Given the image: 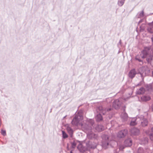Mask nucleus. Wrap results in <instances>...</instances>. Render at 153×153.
Returning a JSON list of instances; mask_svg holds the SVG:
<instances>
[{"label": "nucleus", "instance_id": "obj_1", "mask_svg": "<svg viewBox=\"0 0 153 153\" xmlns=\"http://www.w3.org/2000/svg\"><path fill=\"white\" fill-rule=\"evenodd\" d=\"M150 52V50L149 48H145L139 55L135 57V59L139 62H141L142 59L146 58L148 63H150L152 60L153 55L149 53Z\"/></svg>", "mask_w": 153, "mask_h": 153}, {"label": "nucleus", "instance_id": "obj_2", "mask_svg": "<svg viewBox=\"0 0 153 153\" xmlns=\"http://www.w3.org/2000/svg\"><path fill=\"white\" fill-rule=\"evenodd\" d=\"M89 125L86 124L85 125V128L87 131V137L90 139H97L98 137L97 134L91 132L92 127H94V121L92 119H90L88 121Z\"/></svg>", "mask_w": 153, "mask_h": 153}, {"label": "nucleus", "instance_id": "obj_3", "mask_svg": "<svg viewBox=\"0 0 153 153\" xmlns=\"http://www.w3.org/2000/svg\"><path fill=\"white\" fill-rule=\"evenodd\" d=\"M86 147H84L82 145H79L78 146L77 148L80 151L83 152L90 149H94L96 148L97 145L96 143L90 141L86 142Z\"/></svg>", "mask_w": 153, "mask_h": 153}, {"label": "nucleus", "instance_id": "obj_4", "mask_svg": "<svg viewBox=\"0 0 153 153\" xmlns=\"http://www.w3.org/2000/svg\"><path fill=\"white\" fill-rule=\"evenodd\" d=\"M83 116L81 114L78 113L76 115L71 122V123L73 125L77 126L79 124H80L79 122L83 119Z\"/></svg>", "mask_w": 153, "mask_h": 153}, {"label": "nucleus", "instance_id": "obj_5", "mask_svg": "<svg viewBox=\"0 0 153 153\" xmlns=\"http://www.w3.org/2000/svg\"><path fill=\"white\" fill-rule=\"evenodd\" d=\"M102 146L103 147L106 149L109 144V137L107 135L103 134L102 136Z\"/></svg>", "mask_w": 153, "mask_h": 153}, {"label": "nucleus", "instance_id": "obj_6", "mask_svg": "<svg viewBox=\"0 0 153 153\" xmlns=\"http://www.w3.org/2000/svg\"><path fill=\"white\" fill-rule=\"evenodd\" d=\"M112 109L111 108H104L102 106H99L97 107V111L99 112L100 113L102 114H105L107 111H111Z\"/></svg>", "mask_w": 153, "mask_h": 153}, {"label": "nucleus", "instance_id": "obj_7", "mask_svg": "<svg viewBox=\"0 0 153 153\" xmlns=\"http://www.w3.org/2000/svg\"><path fill=\"white\" fill-rule=\"evenodd\" d=\"M128 133L127 130L125 129L120 131L117 134L118 138H121L125 137Z\"/></svg>", "mask_w": 153, "mask_h": 153}, {"label": "nucleus", "instance_id": "obj_8", "mask_svg": "<svg viewBox=\"0 0 153 153\" xmlns=\"http://www.w3.org/2000/svg\"><path fill=\"white\" fill-rule=\"evenodd\" d=\"M139 119L141 121V125L143 127H145L147 126L148 124V121L147 120L144 118V116L141 115L139 117Z\"/></svg>", "mask_w": 153, "mask_h": 153}, {"label": "nucleus", "instance_id": "obj_9", "mask_svg": "<svg viewBox=\"0 0 153 153\" xmlns=\"http://www.w3.org/2000/svg\"><path fill=\"white\" fill-rule=\"evenodd\" d=\"M121 99H117L115 100L113 103V106L116 109H118L120 106L121 102Z\"/></svg>", "mask_w": 153, "mask_h": 153}, {"label": "nucleus", "instance_id": "obj_10", "mask_svg": "<svg viewBox=\"0 0 153 153\" xmlns=\"http://www.w3.org/2000/svg\"><path fill=\"white\" fill-rule=\"evenodd\" d=\"M148 26L147 28V32L150 33H153V21L148 24Z\"/></svg>", "mask_w": 153, "mask_h": 153}, {"label": "nucleus", "instance_id": "obj_11", "mask_svg": "<svg viewBox=\"0 0 153 153\" xmlns=\"http://www.w3.org/2000/svg\"><path fill=\"white\" fill-rule=\"evenodd\" d=\"M67 130L68 132L70 137H72L74 132V131L72 128L70 126V125L67 124L65 125Z\"/></svg>", "mask_w": 153, "mask_h": 153}, {"label": "nucleus", "instance_id": "obj_12", "mask_svg": "<svg viewBox=\"0 0 153 153\" xmlns=\"http://www.w3.org/2000/svg\"><path fill=\"white\" fill-rule=\"evenodd\" d=\"M130 132L132 135H137L139 134L140 131L139 129L134 128L131 129Z\"/></svg>", "mask_w": 153, "mask_h": 153}, {"label": "nucleus", "instance_id": "obj_13", "mask_svg": "<svg viewBox=\"0 0 153 153\" xmlns=\"http://www.w3.org/2000/svg\"><path fill=\"white\" fill-rule=\"evenodd\" d=\"M137 73L135 69L131 70L129 72L128 76L131 79L133 78L136 74Z\"/></svg>", "mask_w": 153, "mask_h": 153}, {"label": "nucleus", "instance_id": "obj_14", "mask_svg": "<svg viewBox=\"0 0 153 153\" xmlns=\"http://www.w3.org/2000/svg\"><path fill=\"white\" fill-rule=\"evenodd\" d=\"M149 150L148 149H144L141 147L139 148L137 150V153H149Z\"/></svg>", "mask_w": 153, "mask_h": 153}, {"label": "nucleus", "instance_id": "obj_15", "mask_svg": "<svg viewBox=\"0 0 153 153\" xmlns=\"http://www.w3.org/2000/svg\"><path fill=\"white\" fill-rule=\"evenodd\" d=\"M121 117L123 121H125L127 120L128 116L127 114L125 112V110L124 109L123 112L121 115Z\"/></svg>", "mask_w": 153, "mask_h": 153}, {"label": "nucleus", "instance_id": "obj_16", "mask_svg": "<svg viewBox=\"0 0 153 153\" xmlns=\"http://www.w3.org/2000/svg\"><path fill=\"white\" fill-rule=\"evenodd\" d=\"M125 146L126 147L130 146L132 145V140L130 139H128L124 141Z\"/></svg>", "mask_w": 153, "mask_h": 153}, {"label": "nucleus", "instance_id": "obj_17", "mask_svg": "<svg viewBox=\"0 0 153 153\" xmlns=\"http://www.w3.org/2000/svg\"><path fill=\"white\" fill-rule=\"evenodd\" d=\"M150 97L149 96L144 95L141 97L140 101L146 102L149 101L150 99Z\"/></svg>", "mask_w": 153, "mask_h": 153}, {"label": "nucleus", "instance_id": "obj_18", "mask_svg": "<svg viewBox=\"0 0 153 153\" xmlns=\"http://www.w3.org/2000/svg\"><path fill=\"white\" fill-rule=\"evenodd\" d=\"M95 129L98 131H101L104 129V128L101 125H97L95 127Z\"/></svg>", "mask_w": 153, "mask_h": 153}, {"label": "nucleus", "instance_id": "obj_19", "mask_svg": "<svg viewBox=\"0 0 153 153\" xmlns=\"http://www.w3.org/2000/svg\"><path fill=\"white\" fill-rule=\"evenodd\" d=\"M139 120V117L138 118H133L132 119L130 123V125L131 126H134L136 124V121H137Z\"/></svg>", "mask_w": 153, "mask_h": 153}, {"label": "nucleus", "instance_id": "obj_20", "mask_svg": "<svg viewBox=\"0 0 153 153\" xmlns=\"http://www.w3.org/2000/svg\"><path fill=\"white\" fill-rule=\"evenodd\" d=\"M145 90L143 88H141L136 92V94H142L144 93Z\"/></svg>", "mask_w": 153, "mask_h": 153}, {"label": "nucleus", "instance_id": "obj_21", "mask_svg": "<svg viewBox=\"0 0 153 153\" xmlns=\"http://www.w3.org/2000/svg\"><path fill=\"white\" fill-rule=\"evenodd\" d=\"M96 120L97 122H100L102 120V117L100 114H97L96 117Z\"/></svg>", "mask_w": 153, "mask_h": 153}, {"label": "nucleus", "instance_id": "obj_22", "mask_svg": "<svg viewBox=\"0 0 153 153\" xmlns=\"http://www.w3.org/2000/svg\"><path fill=\"white\" fill-rule=\"evenodd\" d=\"M148 139L147 138L145 137L142 139L141 142V144H145L148 142Z\"/></svg>", "mask_w": 153, "mask_h": 153}, {"label": "nucleus", "instance_id": "obj_23", "mask_svg": "<svg viewBox=\"0 0 153 153\" xmlns=\"http://www.w3.org/2000/svg\"><path fill=\"white\" fill-rule=\"evenodd\" d=\"M144 16L143 10H142L141 12H138L137 15V17L139 18L143 17Z\"/></svg>", "mask_w": 153, "mask_h": 153}, {"label": "nucleus", "instance_id": "obj_24", "mask_svg": "<svg viewBox=\"0 0 153 153\" xmlns=\"http://www.w3.org/2000/svg\"><path fill=\"white\" fill-rule=\"evenodd\" d=\"M125 0H118L117 4L120 7L122 6L124 4Z\"/></svg>", "mask_w": 153, "mask_h": 153}, {"label": "nucleus", "instance_id": "obj_25", "mask_svg": "<svg viewBox=\"0 0 153 153\" xmlns=\"http://www.w3.org/2000/svg\"><path fill=\"white\" fill-rule=\"evenodd\" d=\"M146 90L148 91H151L152 90V86L151 85H146Z\"/></svg>", "mask_w": 153, "mask_h": 153}, {"label": "nucleus", "instance_id": "obj_26", "mask_svg": "<svg viewBox=\"0 0 153 153\" xmlns=\"http://www.w3.org/2000/svg\"><path fill=\"white\" fill-rule=\"evenodd\" d=\"M62 137L63 138H66L68 137V135L64 131H62Z\"/></svg>", "mask_w": 153, "mask_h": 153}, {"label": "nucleus", "instance_id": "obj_27", "mask_svg": "<svg viewBox=\"0 0 153 153\" xmlns=\"http://www.w3.org/2000/svg\"><path fill=\"white\" fill-rule=\"evenodd\" d=\"M151 131L152 132L150 135V138L151 140L153 141V128L151 129Z\"/></svg>", "mask_w": 153, "mask_h": 153}, {"label": "nucleus", "instance_id": "obj_28", "mask_svg": "<svg viewBox=\"0 0 153 153\" xmlns=\"http://www.w3.org/2000/svg\"><path fill=\"white\" fill-rule=\"evenodd\" d=\"M145 23H143L141 26H140V30H144L145 29Z\"/></svg>", "mask_w": 153, "mask_h": 153}, {"label": "nucleus", "instance_id": "obj_29", "mask_svg": "<svg viewBox=\"0 0 153 153\" xmlns=\"http://www.w3.org/2000/svg\"><path fill=\"white\" fill-rule=\"evenodd\" d=\"M1 133L3 136H5L6 135V131L5 130L2 129L1 131Z\"/></svg>", "mask_w": 153, "mask_h": 153}, {"label": "nucleus", "instance_id": "obj_30", "mask_svg": "<svg viewBox=\"0 0 153 153\" xmlns=\"http://www.w3.org/2000/svg\"><path fill=\"white\" fill-rule=\"evenodd\" d=\"M124 148L125 146H124L120 145L119 146V150H122Z\"/></svg>", "mask_w": 153, "mask_h": 153}, {"label": "nucleus", "instance_id": "obj_31", "mask_svg": "<svg viewBox=\"0 0 153 153\" xmlns=\"http://www.w3.org/2000/svg\"><path fill=\"white\" fill-rule=\"evenodd\" d=\"M149 70L147 68L146 71L144 72L145 74L146 75L149 73Z\"/></svg>", "mask_w": 153, "mask_h": 153}, {"label": "nucleus", "instance_id": "obj_32", "mask_svg": "<svg viewBox=\"0 0 153 153\" xmlns=\"http://www.w3.org/2000/svg\"><path fill=\"white\" fill-rule=\"evenodd\" d=\"M76 145V144L75 142L73 143L72 144V148H74Z\"/></svg>", "mask_w": 153, "mask_h": 153}, {"label": "nucleus", "instance_id": "obj_33", "mask_svg": "<svg viewBox=\"0 0 153 153\" xmlns=\"http://www.w3.org/2000/svg\"><path fill=\"white\" fill-rule=\"evenodd\" d=\"M143 19H141V20H140L139 21V22H138V24H140V23H141V22H142V21H143Z\"/></svg>", "mask_w": 153, "mask_h": 153}, {"label": "nucleus", "instance_id": "obj_34", "mask_svg": "<svg viewBox=\"0 0 153 153\" xmlns=\"http://www.w3.org/2000/svg\"><path fill=\"white\" fill-rule=\"evenodd\" d=\"M151 39H152V41L153 42V35H152V36L151 38Z\"/></svg>", "mask_w": 153, "mask_h": 153}, {"label": "nucleus", "instance_id": "obj_35", "mask_svg": "<svg viewBox=\"0 0 153 153\" xmlns=\"http://www.w3.org/2000/svg\"><path fill=\"white\" fill-rule=\"evenodd\" d=\"M152 110H153V104H152Z\"/></svg>", "mask_w": 153, "mask_h": 153}, {"label": "nucleus", "instance_id": "obj_36", "mask_svg": "<svg viewBox=\"0 0 153 153\" xmlns=\"http://www.w3.org/2000/svg\"><path fill=\"white\" fill-rule=\"evenodd\" d=\"M119 43L121 44V40H120L119 42Z\"/></svg>", "mask_w": 153, "mask_h": 153}, {"label": "nucleus", "instance_id": "obj_37", "mask_svg": "<svg viewBox=\"0 0 153 153\" xmlns=\"http://www.w3.org/2000/svg\"><path fill=\"white\" fill-rule=\"evenodd\" d=\"M66 117V116H65L64 117H63V119L65 118Z\"/></svg>", "mask_w": 153, "mask_h": 153}, {"label": "nucleus", "instance_id": "obj_38", "mask_svg": "<svg viewBox=\"0 0 153 153\" xmlns=\"http://www.w3.org/2000/svg\"><path fill=\"white\" fill-rule=\"evenodd\" d=\"M114 153H118V152H114Z\"/></svg>", "mask_w": 153, "mask_h": 153}, {"label": "nucleus", "instance_id": "obj_39", "mask_svg": "<svg viewBox=\"0 0 153 153\" xmlns=\"http://www.w3.org/2000/svg\"><path fill=\"white\" fill-rule=\"evenodd\" d=\"M70 153H73V152H72L71 151V152H70Z\"/></svg>", "mask_w": 153, "mask_h": 153}, {"label": "nucleus", "instance_id": "obj_40", "mask_svg": "<svg viewBox=\"0 0 153 153\" xmlns=\"http://www.w3.org/2000/svg\"><path fill=\"white\" fill-rule=\"evenodd\" d=\"M139 85V84H137V85H136V86H138V85Z\"/></svg>", "mask_w": 153, "mask_h": 153}, {"label": "nucleus", "instance_id": "obj_41", "mask_svg": "<svg viewBox=\"0 0 153 153\" xmlns=\"http://www.w3.org/2000/svg\"><path fill=\"white\" fill-rule=\"evenodd\" d=\"M152 53H153V50L152 51Z\"/></svg>", "mask_w": 153, "mask_h": 153}, {"label": "nucleus", "instance_id": "obj_42", "mask_svg": "<svg viewBox=\"0 0 153 153\" xmlns=\"http://www.w3.org/2000/svg\"><path fill=\"white\" fill-rule=\"evenodd\" d=\"M82 126H83V125L81 124Z\"/></svg>", "mask_w": 153, "mask_h": 153}]
</instances>
